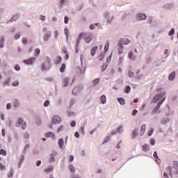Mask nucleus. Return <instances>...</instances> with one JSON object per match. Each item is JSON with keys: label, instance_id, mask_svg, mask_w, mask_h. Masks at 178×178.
<instances>
[{"label": "nucleus", "instance_id": "f257e3e1", "mask_svg": "<svg viewBox=\"0 0 178 178\" xmlns=\"http://www.w3.org/2000/svg\"><path fill=\"white\" fill-rule=\"evenodd\" d=\"M165 95H166V92H161V94L156 95L154 98H153V102H154V104H156V102L161 101L160 102L158 103L157 106L156 107V109L158 111V109H159V108H161V105H162V104H163V102L165 101V99H166V97H164ZM163 98V99H162Z\"/></svg>", "mask_w": 178, "mask_h": 178}, {"label": "nucleus", "instance_id": "f03ea898", "mask_svg": "<svg viewBox=\"0 0 178 178\" xmlns=\"http://www.w3.org/2000/svg\"><path fill=\"white\" fill-rule=\"evenodd\" d=\"M167 170L169 172V176L170 177H173V175H178V161H174L173 168L168 166Z\"/></svg>", "mask_w": 178, "mask_h": 178}, {"label": "nucleus", "instance_id": "7ed1b4c3", "mask_svg": "<svg viewBox=\"0 0 178 178\" xmlns=\"http://www.w3.org/2000/svg\"><path fill=\"white\" fill-rule=\"evenodd\" d=\"M85 40V42L87 44H90V41H92V38H94V35L92 33H81L79 34V39Z\"/></svg>", "mask_w": 178, "mask_h": 178}, {"label": "nucleus", "instance_id": "20e7f679", "mask_svg": "<svg viewBox=\"0 0 178 178\" xmlns=\"http://www.w3.org/2000/svg\"><path fill=\"white\" fill-rule=\"evenodd\" d=\"M51 122L53 124H58V123H60V122H62V118L58 115H55L52 118Z\"/></svg>", "mask_w": 178, "mask_h": 178}, {"label": "nucleus", "instance_id": "39448f33", "mask_svg": "<svg viewBox=\"0 0 178 178\" xmlns=\"http://www.w3.org/2000/svg\"><path fill=\"white\" fill-rule=\"evenodd\" d=\"M17 127H19V126H22V130H24V129H26V122H24L23 120V119L19 118L17 120Z\"/></svg>", "mask_w": 178, "mask_h": 178}, {"label": "nucleus", "instance_id": "423d86ee", "mask_svg": "<svg viewBox=\"0 0 178 178\" xmlns=\"http://www.w3.org/2000/svg\"><path fill=\"white\" fill-rule=\"evenodd\" d=\"M23 62H24V63H25V65H33L34 63V62H35V58L32 57L27 60H24Z\"/></svg>", "mask_w": 178, "mask_h": 178}, {"label": "nucleus", "instance_id": "0eeeda50", "mask_svg": "<svg viewBox=\"0 0 178 178\" xmlns=\"http://www.w3.org/2000/svg\"><path fill=\"white\" fill-rule=\"evenodd\" d=\"M145 130H147V125L142 124V126L140 127V130L139 131L140 136H144V134L145 133Z\"/></svg>", "mask_w": 178, "mask_h": 178}, {"label": "nucleus", "instance_id": "6e6552de", "mask_svg": "<svg viewBox=\"0 0 178 178\" xmlns=\"http://www.w3.org/2000/svg\"><path fill=\"white\" fill-rule=\"evenodd\" d=\"M118 44H121L122 45H128V44H130V40H129L127 38H123L120 40Z\"/></svg>", "mask_w": 178, "mask_h": 178}, {"label": "nucleus", "instance_id": "1a4fd4ad", "mask_svg": "<svg viewBox=\"0 0 178 178\" xmlns=\"http://www.w3.org/2000/svg\"><path fill=\"white\" fill-rule=\"evenodd\" d=\"M136 19L138 21L145 20V19H147V15H145V14H138Z\"/></svg>", "mask_w": 178, "mask_h": 178}, {"label": "nucleus", "instance_id": "9d476101", "mask_svg": "<svg viewBox=\"0 0 178 178\" xmlns=\"http://www.w3.org/2000/svg\"><path fill=\"white\" fill-rule=\"evenodd\" d=\"M45 137H47V138H52L53 140L55 139V134L52 133V132H48L47 134H45Z\"/></svg>", "mask_w": 178, "mask_h": 178}, {"label": "nucleus", "instance_id": "9b49d317", "mask_svg": "<svg viewBox=\"0 0 178 178\" xmlns=\"http://www.w3.org/2000/svg\"><path fill=\"white\" fill-rule=\"evenodd\" d=\"M104 16L106 19H107L108 23H112V20H113V16H111V19H109V13H106Z\"/></svg>", "mask_w": 178, "mask_h": 178}, {"label": "nucleus", "instance_id": "f8f14e48", "mask_svg": "<svg viewBox=\"0 0 178 178\" xmlns=\"http://www.w3.org/2000/svg\"><path fill=\"white\" fill-rule=\"evenodd\" d=\"M97 49H98V47H97V46L94 47L91 49V51H90L91 56H95V54L97 53Z\"/></svg>", "mask_w": 178, "mask_h": 178}, {"label": "nucleus", "instance_id": "ddd939ff", "mask_svg": "<svg viewBox=\"0 0 178 178\" xmlns=\"http://www.w3.org/2000/svg\"><path fill=\"white\" fill-rule=\"evenodd\" d=\"M118 54L119 55H121V54H123V44H122V43H118Z\"/></svg>", "mask_w": 178, "mask_h": 178}, {"label": "nucleus", "instance_id": "4468645a", "mask_svg": "<svg viewBox=\"0 0 178 178\" xmlns=\"http://www.w3.org/2000/svg\"><path fill=\"white\" fill-rule=\"evenodd\" d=\"M129 59H131V60H136V56L133 54L132 51L129 53Z\"/></svg>", "mask_w": 178, "mask_h": 178}, {"label": "nucleus", "instance_id": "2eb2a0df", "mask_svg": "<svg viewBox=\"0 0 178 178\" xmlns=\"http://www.w3.org/2000/svg\"><path fill=\"white\" fill-rule=\"evenodd\" d=\"M118 101L121 105H124L126 104V100L122 97L118 98Z\"/></svg>", "mask_w": 178, "mask_h": 178}, {"label": "nucleus", "instance_id": "dca6fc26", "mask_svg": "<svg viewBox=\"0 0 178 178\" xmlns=\"http://www.w3.org/2000/svg\"><path fill=\"white\" fill-rule=\"evenodd\" d=\"M100 101H101L102 104H106V96H105L104 95H103L100 97Z\"/></svg>", "mask_w": 178, "mask_h": 178}, {"label": "nucleus", "instance_id": "f3484780", "mask_svg": "<svg viewBox=\"0 0 178 178\" xmlns=\"http://www.w3.org/2000/svg\"><path fill=\"white\" fill-rule=\"evenodd\" d=\"M142 149H143V151H144V152H147V151L149 150V147H148V145L145 144L143 145Z\"/></svg>", "mask_w": 178, "mask_h": 178}, {"label": "nucleus", "instance_id": "a211bd4d", "mask_svg": "<svg viewBox=\"0 0 178 178\" xmlns=\"http://www.w3.org/2000/svg\"><path fill=\"white\" fill-rule=\"evenodd\" d=\"M80 90H81V88H80V87H79V86L75 87V88L72 90V94H74V95H76V94H77V91H80Z\"/></svg>", "mask_w": 178, "mask_h": 178}, {"label": "nucleus", "instance_id": "6ab92c4d", "mask_svg": "<svg viewBox=\"0 0 178 178\" xmlns=\"http://www.w3.org/2000/svg\"><path fill=\"white\" fill-rule=\"evenodd\" d=\"M175 77H176V72H174L170 74L168 79L169 80L172 81V80H175Z\"/></svg>", "mask_w": 178, "mask_h": 178}, {"label": "nucleus", "instance_id": "aec40b11", "mask_svg": "<svg viewBox=\"0 0 178 178\" xmlns=\"http://www.w3.org/2000/svg\"><path fill=\"white\" fill-rule=\"evenodd\" d=\"M54 170V167L50 166L48 168H46L44 170V172H45V173H49L50 172H52Z\"/></svg>", "mask_w": 178, "mask_h": 178}, {"label": "nucleus", "instance_id": "412c9836", "mask_svg": "<svg viewBox=\"0 0 178 178\" xmlns=\"http://www.w3.org/2000/svg\"><path fill=\"white\" fill-rule=\"evenodd\" d=\"M137 134H138V129L134 130L132 132V138H136V137H137Z\"/></svg>", "mask_w": 178, "mask_h": 178}, {"label": "nucleus", "instance_id": "4be33fe9", "mask_svg": "<svg viewBox=\"0 0 178 178\" xmlns=\"http://www.w3.org/2000/svg\"><path fill=\"white\" fill-rule=\"evenodd\" d=\"M63 83L64 87H66V86H67L69 84V78H65L63 79Z\"/></svg>", "mask_w": 178, "mask_h": 178}, {"label": "nucleus", "instance_id": "5701e85b", "mask_svg": "<svg viewBox=\"0 0 178 178\" xmlns=\"http://www.w3.org/2000/svg\"><path fill=\"white\" fill-rule=\"evenodd\" d=\"M131 90V88L129 86H127L124 90L125 94H129Z\"/></svg>", "mask_w": 178, "mask_h": 178}, {"label": "nucleus", "instance_id": "b1692460", "mask_svg": "<svg viewBox=\"0 0 178 178\" xmlns=\"http://www.w3.org/2000/svg\"><path fill=\"white\" fill-rule=\"evenodd\" d=\"M108 49H109V42H106L104 46V51L108 52Z\"/></svg>", "mask_w": 178, "mask_h": 178}, {"label": "nucleus", "instance_id": "393cba45", "mask_svg": "<svg viewBox=\"0 0 178 178\" xmlns=\"http://www.w3.org/2000/svg\"><path fill=\"white\" fill-rule=\"evenodd\" d=\"M66 69V64H62L60 68V72L61 73H63L65 72V70Z\"/></svg>", "mask_w": 178, "mask_h": 178}, {"label": "nucleus", "instance_id": "a878e982", "mask_svg": "<svg viewBox=\"0 0 178 178\" xmlns=\"http://www.w3.org/2000/svg\"><path fill=\"white\" fill-rule=\"evenodd\" d=\"M58 145H59L60 148H63V139L60 138L58 140Z\"/></svg>", "mask_w": 178, "mask_h": 178}, {"label": "nucleus", "instance_id": "bb28decb", "mask_svg": "<svg viewBox=\"0 0 178 178\" xmlns=\"http://www.w3.org/2000/svg\"><path fill=\"white\" fill-rule=\"evenodd\" d=\"M64 33H65V35L67 37V40H69V29H67V28H65L64 29Z\"/></svg>", "mask_w": 178, "mask_h": 178}, {"label": "nucleus", "instance_id": "cd10ccee", "mask_svg": "<svg viewBox=\"0 0 178 178\" xmlns=\"http://www.w3.org/2000/svg\"><path fill=\"white\" fill-rule=\"evenodd\" d=\"M49 37H51V33H46L44 36V41H48Z\"/></svg>", "mask_w": 178, "mask_h": 178}, {"label": "nucleus", "instance_id": "c85d7f7f", "mask_svg": "<svg viewBox=\"0 0 178 178\" xmlns=\"http://www.w3.org/2000/svg\"><path fill=\"white\" fill-rule=\"evenodd\" d=\"M0 155H3V156H6V151L3 149H0Z\"/></svg>", "mask_w": 178, "mask_h": 178}, {"label": "nucleus", "instance_id": "c756f323", "mask_svg": "<svg viewBox=\"0 0 178 178\" xmlns=\"http://www.w3.org/2000/svg\"><path fill=\"white\" fill-rule=\"evenodd\" d=\"M17 19H19V15H14L11 18L10 22H16V20H17Z\"/></svg>", "mask_w": 178, "mask_h": 178}, {"label": "nucleus", "instance_id": "7c9ffc66", "mask_svg": "<svg viewBox=\"0 0 178 178\" xmlns=\"http://www.w3.org/2000/svg\"><path fill=\"white\" fill-rule=\"evenodd\" d=\"M168 122H169L168 118H163V119L161 120V123L163 124H166V123H168Z\"/></svg>", "mask_w": 178, "mask_h": 178}, {"label": "nucleus", "instance_id": "2f4dec72", "mask_svg": "<svg viewBox=\"0 0 178 178\" xmlns=\"http://www.w3.org/2000/svg\"><path fill=\"white\" fill-rule=\"evenodd\" d=\"M123 132V126H120L117 129V133H122Z\"/></svg>", "mask_w": 178, "mask_h": 178}, {"label": "nucleus", "instance_id": "473e14b6", "mask_svg": "<svg viewBox=\"0 0 178 178\" xmlns=\"http://www.w3.org/2000/svg\"><path fill=\"white\" fill-rule=\"evenodd\" d=\"M69 169H70V172H72V173H74V172L76 171L73 165H70Z\"/></svg>", "mask_w": 178, "mask_h": 178}, {"label": "nucleus", "instance_id": "72a5a7b5", "mask_svg": "<svg viewBox=\"0 0 178 178\" xmlns=\"http://www.w3.org/2000/svg\"><path fill=\"white\" fill-rule=\"evenodd\" d=\"M40 53H41V51L40 50V49H35V56H38Z\"/></svg>", "mask_w": 178, "mask_h": 178}, {"label": "nucleus", "instance_id": "f704fd0d", "mask_svg": "<svg viewBox=\"0 0 178 178\" xmlns=\"http://www.w3.org/2000/svg\"><path fill=\"white\" fill-rule=\"evenodd\" d=\"M95 26H98V24H92L90 25L89 29L90 30H94Z\"/></svg>", "mask_w": 178, "mask_h": 178}, {"label": "nucleus", "instance_id": "c9c22d12", "mask_svg": "<svg viewBox=\"0 0 178 178\" xmlns=\"http://www.w3.org/2000/svg\"><path fill=\"white\" fill-rule=\"evenodd\" d=\"M49 162H55V157L54 156V154H51V157L49 159Z\"/></svg>", "mask_w": 178, "mask_h": 178}, {"label": "nucleus", "instance_id": "e433bc0d", "mask_svg": "<svg viewBox=\"0 0 178 178\" xmlns=\"http://www.w3.org/2000/svg\"><path fill=\"white\" fill-rule=\"evenodd\" d=\"M3 38H2L1 39H0V48H3Z\"/></svg>", "mask_w": 178, "mask_h": 178}, {"label": "nucleus", "instance_id": "4c0bfd02", "mask_svg": "<svg viewBox=\"0 0 178 178\" xmlns=\"http://www.w3.org/2000/svg\"><path fill=\"white\" fill-rule=\"evenodd\" d=\"M6 167L2 164V163H0V170H6Z\"/></svg>", "mask_w": 178, "mask_h": 178}, {"label": "nucleus", "instance_id": "58836bf2", "mask_svg": "<svg viewBox=\"0 0 178 178\" xmlns=\"http://www.w3.org/2000/svg\"><path fill=\"white\" fill-rule=\"evenodd\" d=\"M19 101H17V99L14 100V106L16 108L19 106Z\"/></svg>", "mask_w": 178, "mask_h": 178}, {"label": "nucleus", "instance_id": "ea45409f", "mask_svg": "<svg viewBox=\"0 0 178 178\" xmlns=\"http://www.w3.org/2000/svg\"><path fill=\"white\" fill-rule=\"evenodd\" d=\"M14 69L15 70H17V72H19V70H20V66H19V65L17 64L14 66Z\"/></svg>", "mask_w": 178, "mask_h": 178}, {"label": "nucleus", "instance_id": "a19ab883", "mask_svg": "<svg viewBox=\"0 0 178 178\" xmlns=\"http://www.w3.org/2000/svg\"><path fill=\"white\" fill-rule=\"evenodd\" d=\"M98 83H99V79H98V78L93 81V84L95 86H97V84H98Z\"/></svg>", "mask_w": 178, "mask_h": 178}, {"label": "nucleus", "instance_id": "79ce46f5", "mask_svg": "<svg viewBox=\"0 0 178 178\" xmlns=\"http://www.w3.org/2000/svg\"><path fill=\"white\" fill-rule=\"evenodd\" d=\"M153 134H154V129H151V130H149L148 132L149 137H151V136H152Z\"/></svg>", "mask_w": 178, "mask_h": 178}, {"label": "nucleus", "instance_id": "37998d69", "mask_svg": "<svg viewBox=\"0 0 178 178\" xmlns=\"http://www.w3.org/2000/svg\"><path fill=\"white\" fill-rule=\"evenodd\" d=\"M13 87H17V86H19V81H15L13 83Z\"/></svg>", "mask_w": 178, "mask_h": 178}, {"label": "nucleus", "instance_id": "c03bdc74", "mask_svg": "<svg viewBox=\"0 0 178 178\" xmlns=\"http://www.w3.org/2000/svg\"><path fill=\"white\" fill-rule=\"evenodd\" d=\"M128 76H129V77H133V76H134V72L129 71L128 72Z\"/></svg>", "mask_w": 178, "mask_h": 178}, {"label": "nucleus", "instance_id": "a18cd8bd", "mask_svg": "<svg viewBox=\"0 0 178 178\" xmlns=\"http://www.w3.org/2000/svg\"><path fill=\"white\" fill-rule=\"evenodd\" d=\"M175 34V29H171L169 33V35H173Z\"/></svg>", "mask_w": 178, "mask_h": 178}, {"label": "nucleus", "instance_id": "49530a36", "mask_svg": "<svg viewBox=\"0 0 178 178\" xmlns=\"http://www.w3.org/2000/svg\"><path fill=\"white\" fill-rule=\"evenodd\" d=\"M106 67H107L106 65H103L102 66V72H105V70H106Z\"/></svg>", "mask_w": 178, "mask_h": 178}, {"label": "nucleus", "instance_id": "de8ad7c7", "mask_svg": "<svg viewBox=\"0 0 178 178\" xmlns=\"http://www.w3.org/2000/svg\"><path fill=\"white\" fill-rule=\"evenodd\" d=\"M64 19H65L64 22L65 24H67V23H69V17L67 16H65Z\"/></svg>", "mask_w": 178, "mask_h": 178}, {"label": "nucleus", "instance_id": "09e8293b", "mask_svg": "<svg viewBox=\"0 0 178 178\" xmlns=\"http://www.w3.org/2000/svg\"><path fill=\"white\" fill-rule=\"evenodd\" d=\"M98 60H102L104 59V54H101L97 57Z\"/></svg>", "mask_w": 178, "mask_h": 178}, {"label": "nucleus", "instance_id": "8fccbe9b", "mask_svg": "<svg viewBox=\"0 0 178 178\" xmlns=\"http://www.w3.org/2000/svg\"><path fill=\"white\" fill-rule=\"evenodd\" d=\"M150 144H151L152 145H155V139L151 138V140H150Z\"/></svg>", "mask_w": 178, "mask_h": 178}, {"label": "nucleus", "instance_id": "3c124183", "mask_svg": "<svg viewBox=\"0 0 178 178\" xmlns=\"http://www.w3.org/2000/svg\"><path fill=\"white\" fill-rule=\"evenodd\" d=\"M74 160V156H73V155H70L69 159L70 162H73Z\"/></svg>", "mask_w": 178, "mask_h": 178}, {"label": "nucleus", "instance_id": "603ef678", "mask_svg": "<svg viewBox=\"0 0 178 178\" xmlns=\"http://www.w3.org/2000/svg\"><path fill=\"white\" fill-rule=\"evenodd\" d=\"M49 106V101L46 100L44 103V106Z\"/></svg>", "mask_w": 178, "mask_h": 178}, {"label": "nucleus", "instance_id": "864d4df0", "mask_svg": "<svg viewBox=\"0 0 178 178\" xmlns=\"http://www.w3.org/2000/svg\"><path fill=\"white\" fill-rule=\"evenodd\" d=\"M58 35H59V33L58 32V31H54V38H58Z\"/></svg>", "mask_w": 178, "mask_h": 178}, {"label": "nucleus", "instance_id": "5fc2aeb1", "mask_svg": "<svg viewBox=\"0 0 178 178\" xmlns=\"http://www.w3.org/2000/svg\"><path fill=\"white\" fill-rule=\"evenodd\" d=\"M145 106H147V104L144 103L143 106L140 107V110L143 111V109H145Z\"/></svg>", "mask_w": 178, "mask_h": 178}, {"label": "nucleus", "instance_id": "6e6d98bb", "mask_svg": "<svg viewBox=\"0 0 178 178\" xmlns=\"http://www.w3.org/2000/svg\"><path fill=\"white\" fill-rule=\"evenodd\" d=\"M70 126H72V127H76V122L75 121H72Z\"/></svg>", "mask_w": 178, "mask_h": 178}, {"label": "nucleus", "instance_id": "4d7b16f0", "mask_svg": "<svg viewBox=\"0 0 178 178\" xmlns=\"http://www.w3.org/2000/svg\"><path fill=\"white\" fill-rule=\"evenodd\" d=\"M15 40H18V38H20V34H19V33L15 34Z\"/></svg>", "mask_w": 178, "mask_h": 178}, {"label": "nucleus", "instance_id": "13d9d810", "mask_svg": "<svg viewBox=\"0 0 178 178\" xmlns=\"http://www.w3.org/2000/svg\"><path fill=\"white\" fill-rule=\"evenodd\" d=\"M132 115L133 116H136V115H137V110L136 109H134L132 112Z\"/></svg>", "mask_w": 178, "mask_h": 178}, {"label": "nucleus", "instance_id": "bf43d9fd", "mask_svg": "<svg viewBox=\"0 0 178 178\" xmlns=\"http://www.w3.org/2000/svg\"><path fill=\"white\" fill-rule=\"evenodd\" d=\"M74 136H75L76 138H79L80 137V134H79V132H75Z\"/></svg>", "mask_w": 178, "mask_h": 178}, {"label": "nucleus", "instance_id": "052dcab7", "mask_svg": "<svg viewBox=\"0 0 178 178\" xmlns=\"http://www.w3.org/2000/svg\"><path fill=\"white\" fill-rule=\"evenodd\" d=\"M147 22L149 23V24H151V23H152V17H149V18L147 19Z\"/></svg>", "mask_w": 178, "mask_h": 178}, {"label": "nucleus", "instance_id": "680f3d73", "mask_svg": "<svg viewBox=\"0 0 178 178\" xmlns=\"http://www.w3.org/2000/svg\"><path fill=\"white\" fill-rule=\"evenodd\" d=\"M154 157L156 159H158V153H156V152H154Z\"/></svg>", "mask_w": 178, "mask_h": 178}, {"label": "nucleus", "instance_id": "e2e57ef3", "mask_svg": "<svg viewBox=\"0 0 178 178\" xmlns=\"http://www.w3.org/2000/svg\"><path fill=\"white\" fill-rule=\"evenodd\" d=\"M22 43H24V44H27V39L26 38H23L22 39Z\"/></svg>", "mask_w": 178, "mask_h": 178}, {"label": "nucleus", "instance_id": "0e129e2a", "mask_svg": "<svg viewBox=\"0 0 178 178\" xmlns=\"http://www.w3.org/2000/svg\"><path fill=\"white\" fill-rule=\"evenodd\" d=\"M10 108H12V106L10 105V104H7V106H6V109H10Z\"/></svg>", "mask_w": 178, "mask_h": 178}, {"label": "nucleus", "instance_id": "69168bd1", "mask_svg": "<svg viewBox=\"0 0 178 178\" xmlns=\"http://www.w3.org/2000/svg\"><path fill=\"white\" fill-rule=\"evenodd\" d=\"M109 140H111V138L108 136H107L106 138V139L104 140V143H108V141H109Z\"/></svg>", "mask_w": 178, "mask_h": 178}, {"label": "nucleus", "instance_id": "338daca9", "mask_svg": "<svg viewBox=\"0 0 178 178\" xmlns=\"http://www.w3.org/2000/svg\"><path fill=\"white\" fill-rule=\"evenodd\" d=\"M42 70H47V68L45 67V64H42Z\"/></svg>", "mask_w": 178, "mask_h": 178}, {"label": "nucleus", "instance_id": "774afa93", "mask_svg": "<svg viewBox=\"0 0 178 178\" xmlns=\"http://www.w3.org/2000/svg\"><path fill=\"white\" fill-rule=\"evenodd\" d=\"M163 177L164 178H169V177L168 176V174L166 172H164Z\"/></svg>", "mask_w": 178, "mask_h": 178}]
</instances>
